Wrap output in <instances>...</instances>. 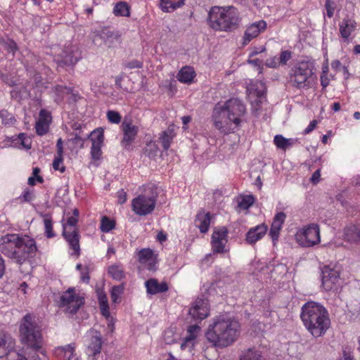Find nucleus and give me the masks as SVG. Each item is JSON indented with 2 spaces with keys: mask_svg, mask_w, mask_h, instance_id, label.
I'll return each instance as SVG.
<instances>
[{
  "mask_svg": "<svg viewBox=\"0 0 360 360\" xmlns=\"http://www.w3.org/2000/svg\"><path fill=\"white\" fill-rule=\"evenodd\" d=\"M0 242L2 253L18 264L34 257L38 250L34 239L25 234L8 233Z\"/></svg>",
  "mask_w": 360,
  "mask_h": 360,
  "instance_id": "1",
  "label": "nucleus"
},
{
  "mask_svg": "<svg viewBox=\"0 0 360 360\" xmlns=\"http://www.w3.org/2000/svg\"><path fill=\"white\" fill-rule=\"evenodd\" d=\"M300 318L307 331L316 338L323 336L330 327L328 310L316 302L310 301L303 304Z\"/></svg>",
  "mask_w": 360,
  "mask_h": 360,
  "instance_id": "2",
  "label": "nucleus"
},
{
  "mask_svg": "<svg viewBox=\"0 0 360 360\" xmlns=\"http://www.w3.org/2000/svg\"><path fill=\"white\" fill-rule=\"evenodd\" d=\"M239 323L227 316L216 317L205 333L208 342L215 347H226L233 344L239 335Z\"/></svg>",
  "mask_w": 360,
  "mask_h": 360,
  "instance_id": "3",
  "label": "nucleus"
},
{
  "mask_svg": "<svg viewBox=\"0 0 360 360\" xmlns=\"http://www.w3.org/2000/svg\"><path fill=\"white\" fill-rule=\"evenodd\" d=\"M240 22L238 10L232 6H212L209 12L207 23L215 31L231 32Z\"/></svg>",
  "mask_w": 360,
  "mask_h": 360,
  "instance_id": "4",
  "label": "nucleus"
},
{
  "mask_svg": "<svg viewBox=\"0 0 360 360\" xmlns=\"http://www.w3.org/2000/svg\"><path fill=\"white\" fill-rule=\"evenodd\" d=\"M315 71L314 61L299 60L290 66L288 73V83L298 90L311 89L315 79Z\"/></svg>",
  "mask_w": 360,
  "mask_h": 360,
  "instance_id": "5",
  "label": "nucleus"
},
{
  "mask_svg": "<svg viewBox=\"0 0 360 360\" xmlns=\"http://www.w3.org/2000/svg\"><path fill=\"white\" fill-rule=\"evenodd\" d=\"M34 319L30 314H26L20 326V333L23 344L38 351L41 347L42 338L39 328Z\"/></svg>",
  "mask_w": 360,
  "mask_h": 360,
  "instance_id": "6",
  "label": "nucleus"
},
{
  "mask_svg": "<svg viewBox=\"0 0 360 360\" xmlns=\"http://www.w3.org/2000/svg\"><path fill=\"white\" fill-rule=\"evenodd\" d=\"M158 193L153 185L148 186L144 193L131 201L133 212L139 216H146L153 212L155 207Z\"/></svg>",
  "mask_w": 360,
  "mask_h": 360,
  "instance_id": "7",
  "label": "nucleus"
},
{
  "mask_svg": "<svg viewBox=\"0 0 360 360\" xmlns=\"http://www.w3.org/2000/svg\"><path fill=\"white\" fill-rule=\"evenodd\" d=\"M84 304V298L76 293L74 288H69L60 296L58 306L66 314H75Z\"/></svg>",
  "mask_w": 360,
  "mask_h": 360,
  "instance_id": "8",
  "label": "nucleus"
},
{
  "mask_svg": "<svg viewBox=\"0 0 360 360\" xmlns=\"http://www.w3.org/2000/svg\"><path fill=\"white\" fill-rule=\"evenodd\" d=\"M15 345V341L9 334L0 331V358L6 356L8 360H27L14 349Z\"/></svg>",
  "mask_w": 360,
  "mask_h": 360,
  "instance_id": "9",
  "label": "nucleus"
},
{
  "mask_svg": "<svg viewBox=\"0 0 360 360\" xmlns=\"http://www.w3.org/2000/svg\"><path fill=\"white\" fill-rule=\"evenodd\" d=\"M212 120L215 128L224 134L233 133L240 127L236 126L231 119L229 120V117L219 105L213 110Z\"/></svg>",
  "mask_w": 360,
  "mask_h": 360,
  "instance_id": "10",
  "label": "nucleus"
},
{
  "mask_svg": "<svg viewBox=\"0 0 360 360\" xmlns=\"http://www.w3.org/2000/svg\"><path fill=\"white\" fill-rule=\"evenodd\" d=\"M296 240L302 247H312L319 243L321 238L319 226L311 224L304 226L297 233Z\"/></svg>",
  "mask_w": 360,
  "mask_h": 360,
  "instance_id": "11",
  "label": "nucleus"
},
{
  "mask_svg": "<svg viewBox=\"0 0 360 360\" xmlns=\"http://www.w3.org/2000/svg\"><path fill=\"white\" fill-rule=\"evenodd\" d=\"M231 119L236 126H240L243 122V117L246 113V108L244 104L238 98L228 100L224 105L220 106Z\"/></svg>",
  "mask_w": 360,
  "mask_h": 360,
  "instance_id": "12",
  "label": "nucleus"
},
{
  "mask_svg": "<svg viewBox=\"0 0 360 360\" xmlns=\"http://www.w3.org/2000/svg\"><path fill=\"white\" fill-rule=\"evenodd\" d=\"M322 286L326 291H335L341 287L340 271L328 266L322 269Z\"/></svg>",
  "mask_w": 360,
  "mask_h": 360,
  "instance_id": "13",
  "label": "nucleus"
},
{
  "mask_svg": "<svg viewBox=\"0 0 360 360\" xmlns=\"http://www.w3.org/2000/svg\"><path fill=\"white\" fill-rule=\"evenodd\" d=\"M228 233V229L225 226L219 227L214 230L211 237L212 250L214 254L229 252V249L226 247Z\"/></svg>",
  "mask_w": 360,
  "mask_h": 360,
  "instance_id": "14",
  "label": "nucleus"
},
{
  "mask_svg": "<svg viewBox=\"0 0 360 360\" xmlns=\"http://www.w3.org/2000/svg\"><path fill=\"white\" fill-rule=\"evenodd\" d=\"M121 129L123 133L121 144L126 148L131 146L135 141L139 133V127L133 124L131 118L124 117L122 122Z\"/></svg>",
  "mask_w": 360,
  "mask_h": 360,
  "instance_id": "15",
  "label": "nucleus"
},
{
  "mask_svg": "<svg viewBox=\"0 0 360 360\" xmlns=\"http://www.w3.org/2000/svg\"><path fill=\"white\" fill-rule=\"evenodd\" d=\"M80 58V53L78 49L72 45L66 46L58 56L57 61L58 65H74Z\"/></svg>",
  "mask_w": 360,
  "mask_h": 360,
  "instance_id": "16",
  "label": "nucleus"
},
{
  "mask_svg": "<svg viewBox=\"0 0 360 360\" xmlns=\"http://www.w3.org/2000/svg\"><path fill=\"white\" fill-rule=\"evenodd\" d=\"M189 314L194 320H202L210 314L208 300L206 299H196L192 307L189 309Z\"/></svg>",
  "mask_w": 360,
  "mask_h": 360,
  "instance_id": "17",
  "label": "nucleus"
},
{
  "mask_svg": "<svg viewBox=\"0 0 360 360\" xmlns=\"http://www.w3.org/2000/svg\"><path fill=\"white\" fill-rule=\"evenodd\" d=\"M86 139H90L91 141V156L94 160H98L101 158V148L103 145L104 134L103 131L95 130L92 131Z\"/></svg>",
  "mask_w": 360,
  "mask_h": 360,
  "instance_id": "18",
  "label": "nucleus"
},
{
  "mask_svg": "<svg viewBox=\"0 0 360 360\" xmlns=\"http://www.w3.org/2000/svg\"><path fill=\"white\" fill-rule=\"evenodd\" d=\"M266 27V22L264 20H260L250 24L246 28L243 37V46L248 45L252 39L257 37L260 33L265 31Z\"/></svg>",
  "mask_w": 360,
  "mask_h": 360,
  "instance_id": "19",
  "label": "nucleus"
},
{
  "mask_svg": "<svg viewBox=\"0 0 360 360\" xmlns=\"http://www.w3.org/2000/svg\"><path fill=\"white\" fill-rule=\"evenodd\" d=\"M63 236L69 244L70 248L74 250V254L79 256L80 253V236L79 234L78 229H68V227L65 226L63 230Z\"/></svg>",
  "mask_w": 360,
  "mask_h": 360,
  "instance_id": "20",
  "label": "nucleus"
},
{
  "mask_svg": "<svg viewBox=\"0 0 360 360\" xmlns=\"http://www.w3.org/2000/svg\"><path fill=\"white\" fill-rule=\"evenodd\" d=\"M268 227L265 224H261L249 229L245 236V242L250 245L255 244L266 233Z\"/></svg>",
  "mask_w": 360,
  "mask_h": 360,
  "instance_id": "21",
  "label": "nucleus"
},
{
  "mask_svg": "<svg viewBox=\"0 0 360 360\" xmlns=\"http://www.w3.org/2000/svg\"><path fill=\"white\" fill-rule=\"evenodd\" d=\"M51 116L46 110L41 109L39 112V117L35 125L36 133L39 136L46 134L49 129Z\"/></svg>",
  "mask_w": 360,
  "mask_h": 360,
  "instance_id": "22",
  "label": "nucleus"
},
{
  "mask_svg": "<svg viewBox=\"0 0 360 360\" xmlns=\"http://www.w3.org/2000/svg\"><path fill=\"white\" fill-rule=\"evenodd\" d=\"M138 261L142 264H148V269L154 270L156 264V255L150 248L141 249L137 252Z\"/></svg>",
  "mask_w": 360,
  "mask_h": 360,
  "instance_id": "23",
  "label": "nucleus"
},
{
  "mask_svg": "<svg viewBox=\"0 0 360 360\" xmlns=\"http://www.w3.org/2000/svg\"><path fill=\"white\" fill-rule=\"evenodd\" d=\"M345 240L355 245H360V224H349L344 229Z\"/></svg>",
  "mask_w": 360,
  "mask_h": 360,
  "instance_id": "24",
  "label": "nucleus"
},
{
  "mask_svg": "<svg viewBox=\"0 0 360 360\" xmlns=\"http://www.w3.org/2000/svg\"><path fill=\"white\" fill-rule=\"evenodd\" d=\"M285 217L286 214L283 212L277 213L274 217V220L269 231V236H271L273 241L278 240L280 231L285 221Z\"/></svg>",
  "mask_w": 360,
  "mask_h": 360,
  "instance_id": "25",
  "label": "nucleus"
},
{
  "mask_svg": "<svg viewBox=\"0 0 360 360\" xmlns=\"http://www.w3.org/2000/svg\"><path fill=\"white\" fill-rule=\"evenodd\" d=\"M92 335L88 345L87 352L89 355L96 356L101 353L103 340L100 332L97 330L92 331Z\"/></svg>",
  "mask_w": 360,
  "mask_h": 360,
  "instance_id": "26",
  "label": "nucleus"
},
{
  "mask_svg": "<svg viewBox=\"0 0 360 360\" xmlns=\"http://www.w3.org/2000/svg\"><path fill=\"white\" fill-rule=\"evenodd\" d=\"M145 285L146 288L147 293L150 295H155L158 293L165 292L168 290V285L167 283H158L155 278H150L146 281Z\"/></svg>",
  "mask_w": 360,
  "mask_h": 360,
  "instance_id": "27",
  "label": "nucleus"
},
{
  "mask_svg": "<svg viewBox=\"0 0 360 360\" xmlns=\"http://www.w3.org/2000/svg\"><path fill=\"white\" fill-rule=\"evenodd\" d=\"M211 221V215L210 212H205L204 211L199 212L195 220V226L200 229L202 233L208 231Z\"/></svg>",
  "mask_w": 360,
  "mask_h": 360,
  "instance_id": "28",
  "label": "nucleus"
},
{
  "mask_svg": "<svg viewBox=\"0 0 360 360\" xmlns=\"http://www.w3.org/2000/svg\"><path fill=\"white\" fill-rule=\"evenodd\" d=\"M356 23L354 20L345 18L340 24V33L345 39H348L351 34L356 30Z\"/></svg>",
  "mask_w": 360,
  "mask_h": 360,
  "instance_id": "29",
  "label": "nucleus"
},
{
  "mask_svg": "<svg viewBox=\"0 0 360 360\" xmlns=\"http://www.w3.org/2000/svg\"><path fill=\"white\" fill-rule=\"evenodd\" d=\"M195 77V70L190 66L183 67L177 74L178 80L184 84H191L193 81Z\"/></svg>",
  "mask_w": 360,
  "mask_h": 360,
  "instance_id": "30",
  "label": "nucleus"
},
{
  "mask_svg": "<svg viewBox=\"0 0 360 360\" xmlns=\"http://www.w3.org/2000/svg\"><path fill=\"white\" fill-rule=\"evenodd\" d=\"M184 4V0H160V7L163 12H172Z\"/></svg>",
  "mask_w": 360,
  "mask_h": 360,
  "instance_id": "31",
  "label": "nucleus"
},
{
  "mask_svg": "<svg viewBox=\"0 0 360 360\" xmlns=\"http://www.w3.org/2000/svg\"><path fill=\"white\" fill-rule=\"evenodd\" d=\"M75 352V345L72 344L64 347H58L56 349L57 355H64L68 356V360H79Z\"/></svg>",
  "mask_w": 360,
  "mask_h": 360,
  "instance_id": "32",
  "label": "nucleus"
},
{
  "mask_svg": "<svg viewBox=\"0 0 360 360\" xmlns=\"http://www.w3.org/2000/svg\"><path fill=\"white\" fill-rule=\"evenodd\" d=\"M108 272L113 279L117 281H122L125 277L123 267L120 264L110 266Z\"/></svg>",
  "mask_w": 360,
  "mask_h": 360,
  "instance_id": "33",
  "label": "nucleus"
},
{
  "mask_svg": "<svg viewBox=\"0 0 360 360\" xmlns=\"http://www.w3.org/2000/svg\"><path fill=\"white\" fill-rule=\"evenodd\" d=\"M240 360H262V353L255 348H249L242 352Z\"/></svg>",
  "mask_w": 360,
  "mask_h": 360,
  "instance_id": "34",
  "label": "nucleus"
},
{
  "mask_svg": "<svg viewBox=\"0 0 360 360\" xmlns=\"http://www.w3.org/2000/svg\"><path fill=\"white\" fill-rule=\"evenodd\" d=\"M129 6L124 1L118 2L114 7L113 13L117 16H129Z\"/></svg>",
  "mask_w": 360,
  "mask_h": 360,
  "instance_id": "35",
  "label": "nucleus"
},
{
  "mask_svg": "<svg viewBox=\"0 0 360 360\" xmlns=\"http://www.w3.org/2000/svg\"><path fill=\"white\" fill-rule=\"evenodd\" d=\"M174 135L170 130L162 131L160 134V139L165 150H167L170 147Z\"/></svg>",
  "mask_w": 360,
  "mask_h": 360,
  "instance_id": "36",
  "label": "nucleus"
},
{
  "mask_svg": "<svg viewBox=\"0 0 360 360\" xmlns=\"http://www.w3.org/2000/svg\"><path fill=\"white\" fill-rule=\"evenodd\" d=\"M44 217L45 234L49 238H53L56 234L53 230V221L51 217L49 214H44Z\"/></svg>",
  "mask_w": 360,
  "mask_h": 360,
  "instance_id": "37",
  "label": "nucleus"
},
{
  "mask_svg": "<svg viewBox=\"0 0 360 360\" xmlns=\"http://www.w3.org/2000/svg\"><path fill=\"white\" fill-rule=\"evenodd\" d=\"M115 226V223L113 220H111L109 217L104 216L102 217L101 221V231L103 233H108L112 230Z\"/></svg>",
  "mask_w": 360,
  "mask_h": 360,
  "instance_id": "38",
  "label": "nucleus"
},
{
  "mask_svg": "<svg viewBox=\"0 0 360 360\" xmlns=\"http://www.w3.org/2000/svg\"><path fill=\"white\" fill-rule=\"evenodd\" d=\"M72 89L63 85H56L54 87V92L56 96V101H62L64 98L65 94H69L72 93Z\"/></svg>",
  "mask_w": 360,
  "mask_h": 360,
  "instance_id": "39",
  "label": "nucleus"
},
{
  "mask_svg": "<svg viewBox=\"0 0 360 360\" xmlns=\"http://www.w3.org/2000/svg\"><path fill=\"white\" fill-rule=\"evenodd\" d=\"M255 202V198L252 195H244L238 202V207L243 210H248Z\"/></svg>",
  "mask_w": 360,
  "mask_h": 360,
  "instance_id": "40",
  "label": "nucleus"
},
{
  "mask_svg": "<svg viewBox=\"0 0 360 360\" xmlns=\"http://www.w3.org/2000/svg\"><path fill=\"white\" fill-rule=\"evenodd\" d=\"M100 37L105 41H112L114 39H117L118 36L110 29L105 27L100 31Z\"/></svg>",
  "mask_w": 360,
  "mask_h": 360,
  "instance_id": "41",
  "label": "nucleus"
},
{
  "mask_svg": "<svg viewBox=\"0 0 360 360\" xmlns=\"http://www.w3.org/2000/svg\"><path fill=\"white\" fill-rule=\"evenodd\" d=\"M274 144L278 148L285 150L290 145V140L284 138L282 135H276L274 139Z\"/></svg>",
  "mask_w": 360,
  "mask_h": 360,
  "instance_id": "42",
  "label": "nucleus"
},
{
  "mask_svg": "<svg viewBox=\"0 0 360 360\" xmlns=\"http://www.w3.org/2000/svg\"><path fill=\"white\" fill-rule=\"evenodd\" d=\"M124 287L122 285H115L112 288L110 297L112 302H119L120 295L123 292Z\"/></svg>",
  "mask_w": 360,
  "mask_h": 360,
  "instance_id": "43",
  "label": "nucleus"
},
{
  "mask_svg": "<svg viewBox=\"0 0 360 360\" xmlns=\"http://www.w3.org/2000/svg\"><path fill=\"white\" fill-rule=\"evenodd\" d=\"M106 117L109 122L112 124H119L122 120L120 114L115 110H108Z\"/></svg>",
  "mask_w": 360,
  "mask_h": 360,
  "instance_id": "44",
  "label": "nucleus"
},
{
  "mask_svg": "<svg viewBox=\"0 0 360 360\" xmlns=\"http://www.w3.org/2000/svg\"><path fill=\"white\" fill-rule=\"evenodd\" d=\"M35 198L34 191L29 188H25L19 199L22 202H30Z\"/></svg>",
  "mask_w": 360,
  "mask_h": 360,
  "instance_id": "45",
  "label": "nucleus"
},
{
  "mask_svg": "<svg viewBox=\"0 0 360 360\" xmlns=\"http://www.w3.org/2000/svg\"><path fill=\"white\" fill-rule=\"evenodd\" d=\"M0 118L2 120V123L5 125L12 124L15 122L14 117L11 116V115L5 110L0 111Z\"/></svg>",
  "mask_w": 360,
  "mask_h": 360,
  "instance_id": "46",
  "label": "nucleus"
},
{
  "mask_svg": "<svg viewBox=\"0 0 360 360\" xmlns=\"http://www.w3.org/2000/svg\"><path fill=\"white\" fill-rule=\"evenodd\" d=\"M18 138L23 148L26 149H30L31 148V139L26 134L20 133L18 134Z\"/></svg>",
  "mask_w": 360,
  "mask_h": 360,
  "instance_id": "47",
  "label": "nucleus"
},
{
  "mask_svg": "<svg viewBox=\"0 0 360 360\" xmlns=\"http://www.w3.org/2000/svg\"><path fill=\"white\" fill-rule=\"evenodd\" d=\"M335 6L336 5L334 0H326L325 8L327 11V16L329 18L333 16Z\"/></svg>",
  "mask_w": 360,
  "mask_h": 360,
  "instance_id": "48",
  "label": "nucleus"
},
{
  "mask_svg": "<svg viewBox=\"0 0 360 360\" xmlns=\"http://www.w3.org/2000/svg\"><path fill=\"white\" fill-rule=\"evenodd\" d=\"M200 330V326L196 324L190 326L187 330V337L192 338V340H195V338H197L198 333H199Z\"/></svg>",
  "mask_w": 360,
  "mask_h": 360,
  "instance_id": "49",
  "label": "nucleus"
},
{
  "mask_svg": "<svg viewBox=\"0 0 360 360\" xmlns=\"http://www.w3.org/2000/svg\"><path fill=\"white\" fill-rule=\"evenodd\" d=\"M292 53L290 51H283L280 53V56L278 58V60L281 65H285L287 62L291 59Z\"/></svg>",
  "mask_w": 360,
  "mask_h": 360,
  "instance_id": "50",
  "label": "nucleus"
},
{
  "mask_svg": "<svg viewBox=\"0 0 360 360\" xmlns=\"http://www.w3.org/2000/svg\"><path fill=\"white\" fill-rule=\"evenodd\" d=\"M63 161V158L60 157H55L53 162V168L55 170H59L60 172H64L65 167L64 166H61Z\"/></svg>",
  "mask_w": 360,
  "mask_h": 360,
  "instance_id": "51",
  "label": "nucleus"
},
{
  "mask_svg": "<svg viewBox=\"0 0 360 360\" xmlns=\"http://www.w3.org/2000/svg\"><path fill=\"white\" fill-rule=\"evenodd\" d=\"M78 222V219L75 217H68L67 222L63 224V229L65 226L68 227V229H77L76 226Z\"/></svg>",
  "mask_w": 360,
  "mask_h": 360,
  "instance_id": "52",
  "label": "nucleus"
},
{
  "mask_svg": "<svg viewBox=\"0 0 360 360\" xmlns=\"http://www.w3.org/2000/svg\"><path fill=\"white\" fill-rule=\"evenodd\" d=\"M194 346V340H192V338H190L188 337H186L182 343L181 344V349L182 350H185L186 349H191Z\"/></svg>",
  "mask_w": 360,
  "mask_h": 360,
  "instance_id": "53",
  "label": "nucleus"
},
{
  "mask_svg": "<svg viewBox=\"0 0 360 360\" xmlns=\"http://www.w3.org/2000/svg\"><path fill=\"white\" fill-rule=\"evenodd\" d=\"M86 139L82 138L79 135L75 134V136L70 139V141L75 145L78 146L80 148H84V144Z\"/></svg>",
  "mask_w": 360,
  "mask_h": 360,
  "instance_id": "54",
  "label": "nucleus"
},
{
  "mask_svg": "<svg viewBox=\"0 0 360 360\" xmlns=\"http://www.w3.org/2000/svg\"><path fill=\"white\" fill-rule=\"evenodd\" d=\"M259 85L262 88V89L258 90L257 89H254L253 87H250V89H248L250 96H256L258 98H261L264 96L263 84L260 83Z\"/></svg>",
  "mask_w": 360,
  "mask_h": 360,
  "instance_id": "55",
  "label": "nucleus"
},
{
  "mask_svg": "<svg viewBox=\"0 0 360 360\" xmlns=\"http://www.w3.org/2000/svg\"><path fill=\"white\" fill-rule=\"evenodd\" d=\"M281 65L278 58L276 56L271 58L269 59H267L266 61V65L269 68H277Z\"/></svg>",
  "mask_w": 360,
  "mask_h": 360,
  "instance_id": "56",
  "label": "nucleus"
},
{
  "mask_svg": "<svg viewBox=\"0 0 360 360\" xmlns=\"http://www.w3.org/2000/svg\"><path fill=\"white\" fill-rule=\"evenodd\" d=\"M56 157L63 158V140L61 138H59L57 141L56 143Z\"/></svg>",
  "mask_w": 360,
  "mask_h": 360,
  "instance_id": "57",
  "label": "nucleus"
},
{
  "mask_svg": "<svg viewBox=\"0 0 360 360\" xmlns=\"http://www.w3.org/2000/svg\"><path fill=\"white\" fill-rule=\"evenodd\" d=\"M126 68L129 69H134V68H141L143 66V64L141 62L134 60L132 61H130L125 65Z\"/></svg>",
  "mask_w": 360,
  "mask_h": 360,
  "instance_id": "58",
  "label": "nucleus"
},
{
  "mask_svg": "<svg viewBox=\"0 0 360 360\" xmlns=\"http://www.w3.org/2000/svg\"><path fill=\"white\" fill-rule=\"evenodd\" d=\"M320 177H321V169H318L311 175L310 181L312 184H316L320 181Z\"/></svg>",
  "mask_w": 360,
  "mask_h": 360,
  "instance_id": "59",
  "label": "nucleus"
},
{
  "mask_svg": "<svg viewBox=\"0 0 360 360\" xmlns=\"http://www.w3.org/2000/svg\"><path fill=\"white\" fill-rule=\"evenodd\" d=\"M320 80L321 85L323 89L326 88L329 85L330 79L328 78V74H321Z\"/></svg>",
  "mask_w": 360,
  "mask_h": 360,
  "instance_id": "60",
  "label": "nucleus"
},
{
  "mask_svg": "<svg viewBox=\"0 0 360 360\" xmlns=\"http://www.w3.org/2000/svg\"><path fill=\"white\" fill-rule=\"evenodd\" d=\"M101 314L105 316L107 319L110 318V314L109 311L108 304H103L100 307Z\"/></svg>",
  "mask_w": 360,
  "mask_h": 360,
  "instance_id": "61",
  "label": "nucleus"
},
{
  "mask_svg": "<svg viewBox=\"0 0 360 360\" xmlns=\"http://www.w3.org/2000/svg\"><path fill=\"white\" fill-rule=\"evenodd\" d=\"M117 198L120 204L124 203L127 201V193L123 190L118 191Z\"/></svg>",
  "mask_w": 360,
  "mask_h": 360,
  "instance_id": "62",
  "label": "nucleus"
},
{
  "mask_svg": "<svg viewBox=\"0 0 360 360\" xmlns=\"http://www.w3.org/2000/svg\"><path fill=\"white\" fill-rule=\"evenodd\" d=\"M343 65L339 60H335L331 62V68L335 71H341Z\"/></svg>",
  "mask_w": 360,
  "mask_h": 360,
  "instance_id": "63",
  "label": "nucleus"
},
{
  "mask_svg": "<svg viewBox=\"0 0 360 360\" xmlns=\"http://www.w3.org/2000/svg\"><path fill=\"white\" fill-rule=\"evenodd\" d=\"M317 124V121L316 120H312L309 124L308 125V127L304 129V134H309L310 132H311L316 127Z\"/></svg>",
  "mask_w": 360,
  "mask_h": 360,
  "instance_id": "64",
  "label": "nucleus"
}]
</instances>
